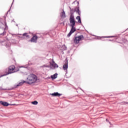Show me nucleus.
Wrapping results in <instances>:
<instances>
[{
    "label": "nucleus",
    "instance_id": "9",
    "mask_svg": "<svg viewBox=\"0 0 128 128\" xmlns=\"http://www.w3.org/2000/svg\"><path fill=\"white\" fill-rule=\"evenodd\" d=\"M50 94L51 96H60V94L58 92H54L53 94Z\"/></svg>",
    "mask_w": 128,
    "mask_h": 128
},
{
    "label": "nucleus",
    "instance_id": "21",
    "mask_svg": "<svg viewBox=\"0 0 128 128\" xmlns=\"http://www.w3.org/2000/svg\"><path fill=\"white\" fill-rule=\"evenodd\" d=\"M63 68L64 70V65H63Z\"/></svg>",
    "mask_w": 128,
    "mask_h": 128
},
{
    "label": "nucleus",
    "instance_id": "14",
    "mask_svg": "<svg viewBox=\"0 0 128 128\" xmlns=\"http://www.w3.org/2000/svg\"><path fill=\"white\" fill-rule=\"evenodd\" d=\"M60 16L62 18H64V10H63V12L60 14Z\"/></svg>",
    "mask_w": 128,
    "mask_h": 128
},
{
    "label": "nucleus",
    "instance_id": "12",
    "mask_svg": "<svg viewBox=\"0 0 128 128\" xmlns=\"http://www.w3.org/2000/svg\"><path fill=\"white\" fill-rule=\"evenodd\" d=\"M65 62H66L64 64V70H68V60L66 59L65 60Z\"/></svg>",
    "mask_w": 128,
    "mask_h": 128
},
{
    "label": "nucleus",
    "instance_id": "18",
    "mask_svg": "<svg viewBox=\"0 0 128 128\" xmlns=\"http://www.w3.org/2000/svg\"><path fill=\"white\" fill-rule=\"evenodd\" d=\"M4 24L2 22H0V28H2V27L4 26Z\"/></svg>",
    "mask_w": 128,
    "mask_h": 128
},
{
    "label": "nucleus",
    "instance_id": "8",
    "mask_svg": "<svg viewBox=\"0 0 128 128\" xmlns=\"http://www.w3.org/2000/svg\"><path fill=\"white\" fill-rule=\"evenodd\" d=\"M0 104L2 106H8L10 104L8 103V102H4L2 101H0Z\"/></svg>",
    "mask_w": 128,
    "mask_h": 128
},
{
    "label": "nucleus",
    "instance_id": "20",
    "mask_svg": "<svg viewBox=\"0 0 128 128\" xmlns=\"http://www.w3.org/2000/svg\"><path fill=\"white\" fill-rule=\"evenodd\" d=\"M106 38H114V36H106Z\"/></svg>",
    "mask_w": 128,
    "mask_h": 128
},
{
    "label": "nucleus",
    "instance_id": "15",
    "mask_svg": "<svg viewBox=\"0 0 128 128\" xmlns=\"http://www.w3.org/2000/svg\"><path fill=\"white\" fill-rule=\"evenodd\" d=\"M32 104H34L35 106H36V104H38V101L35 100L34 102H32Z\"/></svg>",
    "mask_w": 128,
    "mask_h": 128
},
{
    "label": "nucleus",
    "instance_id": "7",
    "mask_svg": "<svg viewBox=\"0 0 128 128\" xmlns=\"http://www.w3.org/2000/svg\"><path fill=\"white\" fill-rule=\"evenodd\" d=\"M51 67L53 68H58V66L54 62V61L52 60V62L50 63Z\"/></svg>",
    "mask_w": 128,
    "mask_h": 128
},
{
    "label": "nucleus",
    "instance_id": "3",
    "mask_svg": "<svg viewBox=\"0 0 128 128\" xmlns=\"http://www.w3.org/2000/svg\"><path fill=\"white\" fill-rule=\"evenodd\" d=\"M84 40V36L80 35V36H77L74 38V42L75 44H80V40Z\"/></svg>",
    "mask_w": 128,
    "mask_h": 128
},
{
    "label": "nucleus",
    "instance_id": "5",
    "mask_svg": "<svg viewBox=\"0 0 128 128\" xmlns=\"http://www.w3.org/2000/svg\"><path fill=\"white\" fill-rule=\"evenodd\" d=\"M72 27V29L70 31V32H69V34H68V36L70 37V36H72V34H74V32H76V28H74V26H71Z\"/></svg>",
    "mask_w": 128,
    "mask_h": 128
},
{
    "label": "nucleus",
    "instance_id": "16",
    "mask_svg": "<svg viewBox=\"0 0 128 128\" xmlns=\"http://www.w3.org/2000/svg\"><path fill=\"white\" fill-rule=\"evenodd\" d=\"M23 36H26V38H29L30 36L28 34V33H24L22 34Z\"/></svg>",
    "mask_w": 128,
    "mask_h": 128
},
{
    "label": "nucleus",
    "instance_id": "23",
    "mask_svg": "<svg viewBox=\"0 0 128 128\" xmlns=\"http://www.w3.org/2000/svg\"><path fill=\"white\" fill-rule=\"evenodd\" d=\"M106 122H108V119H106Z\"/></svg>",
    "mask_w": 128,
    "mask_h": 128
},
{
    "label": "nucleus",
    "instance_id": "6",
    "mask_svg": "<svg viewBox=\"0 0 128 128\" xmlns=\"http://www.w3.org/2000/svg\"><path fill=\"white\" fill-rule=\"evenodd\" d=\"M38 36L36 35L34 36L30 40L32 42H36L38 40Z\"/></svg>",
    "mask_w": 128,
    "mask_h": 128
},
{
    "label": "nucleus",
    "instance_id": "11",
    "mask_svg": "<svg viewBox=\"0 0 128 128\" xmlns=\"http://www.w3.org/2000/svg\"><path fill=\"white\" fill-rule=\"evenodd\" d=\"M56 78H58V74H55L54 75L51 76V78L52 80H56Z\"/></svg>",
    "mask_w": 128,
    "mask_h": 128
},
{
    "label": "nucleus",
    "instance_id": "22",
    "mask_svg": "<svg viewBox=\"0 0 128 128\" xmlns=\"http://www.w3.org/2000/svg\"><path fill=\"white\" fill-rule=\"evenodd\" d=\"M44 68H46V65H44Z\"/></svg>",
    "mask_w": 128,
    "mask_h": 128
},
{
    "label": "nucleus",
    "instance_id": "4",
    "mask_svg": "<svg viewBox=\"0 0 128 128\" xmlns=\"http://www.w3.org/2000/svg\"><path fill=\"white\" fill-rule=\"evenodd\" d=\"M70 26H75L76 20H74V16L72 14H71L70 17Z\"/></svg>",
    "mask_w": 128,
    "mask_h": 128
},
{
    "label": "nucleus",
    "instance_id": "13",
    "mask_svg": "<svg viewBox=\"0 0 128 128\" xmlns=\"http://www.w3.org/2000/svg\"><path fill=\"white\" fill-rule=\"evenodd\" d=\"M76 18V20H78V22H79L80 24H82V20H80V16H78Z\"/></svg>",
    "mask_w": 128,
    "mask_h": 128
},
{
    "label": "nucleus",
    "instance_id": "2",
    "mask_svg": "<svg viewBox=\"0 0 128 128\" xmlns=\"http://www.w3.org/2000/svg\"><path fill=\"white\" fill-rule=\"evenodd\" d=\"M16 70V66L14 65L10 66L8 67V71H6L4 72V74L2 75L1 76H8V74H14V72H16L14 70Z\"/></svg>",
    "mask_w": 128,
    "mask_h": 128
},
{
    "label": "nucleus",
    "instance_id": "10",
    "mask_svg": "<svg viewBox=\"0 0 128 128\" xmlns=\"http://www.w3.org/2000/svg\"><path fill=\"white\" fill-rule=\"evenodd\" d=\"M26 82V81H24V80L22 81L18 84L16 86V88H18V86H22Z\"/></svg>",
    "mask_w": 128,
    "mask_h": 128
},
{
    "label": "nucleus",
    "instance_id": "19",
    "mask_svg": "<svg viewBox=\"0 0 128 128\" xmlns=\"http://www.w3.org/2000/svg\"><path fill=\"white\" fill-rule=\"evenodd\" d=\"M66 78H70V76L68 75V72L66 73Z\"/></svg>",
    "mask_w": 128,
    "mask_h": 128
},
{
    "label": "nucleus",
    "instance_id": "17",
    "mask_svg": "<svg viewBox=\"0 0 128 128\" xmlns=\"http://www.w3.org/2000/svg\"><path fill=\"white\" fill-rule=\"evenodd\" d=\"M76 12H78L79 16L80 15V8L78 7L77 8Z\"/></svg>",
    "mask_w": 128,
    "mask_h": 128
},
{
    "label": "nucleus",
    "instance_id": "1",
    "mask_svg": "<svg viewBox=\"0 0 128 128\" xmlns=\"http://www.w3.org/2000/svg\"><path fill=\"white\" fill-rule=\"evenodd\" d=\"M36 80H38V76L34 74H31L27 77L26 84H36Z\"/></svg>",
    "mask_w": 128,
    "mask_h": 128
}]
</instances>
